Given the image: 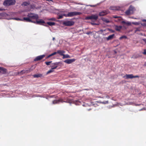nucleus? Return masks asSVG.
<instances>
[{
    "label": "nucleus",
    "instance_id": "1",
    "mask_svg": "<svg viewBox=\"0 0 146 146\" xmlns=\"http://www.w3.org/2000/svg\"><path fill=\"white\" fill-rule=\"evenodd\" d=\"M36 64L33 65L30 68H28L27 70L25 69L22 70L20 72V74H27L30 72L35 68L36 67Z\"/></svg>",
    "mask_w": 146,
    "mask_h": 146
},
{
    "label": "nucleus",
    "instance_id": "2",
    "mask_svg": "<svg viewBox=\"0 0 146 146\" xmlns=\"http://www.w3.org/2000/svg\"><path fill=\"white\" fill-rule=\"evenodd\" d=\"M74 23V22L71 20H66L63 22V24L65 26H71L73 25Z\"/></svg>",
    "mask_w": 146,
    "mask_h": 146
},
{
    "label": "nucleus",
    "instance_id": "3",
    "mask_svg": "<svg viewBox=\"0 0 146 146\" xmlns=\"http://www.w3.org/2000/svg\"><path fill=\"white\" fill-rule=\"evenodd\" d=\"M16 2L15 0H6L3 3L4 6H8L11 5H13L15 4Z\"/></svg>",
    "mask_w": 146,
    "mask_h": 146
},
{
    "label": "nucleus",
    "instance_id": "4",
    "mask_svg": "<svg viewBox=\"0 0 146 146\" xmlns=\"http://www.w3.org/2000/svg\"><path fill=\"white\" fill-rule=\"evenodd\" d=\"M98 16L97 15H92L90 16H89L86 17L85 18L86 20L90 19L93 20L95 21L98 19Z\"/></svg>",
    "mask_w": 146,
    "mask_h": 146
},
{
    "label": "nucleus",
    "instance_id": "5",
    "mask_svg": "<svg viewBox=\"0 0 146 146\" xmlns=\"http://www.w3.org/2000/svg\"><path fill=\"white\" fill-rule=\"evenodd\" d=\"M27 17H29L31 19H34L36 20L38 18V15L34 13H31L27 15Z\"/></svg>",
    "mask_w": 146,
    "mask_h": 146
},
{
    "label": "nucleus",
    "instance_id": "6",
    "mask_svg": "<svg viewBox=\"0 0 146 146\" xmlns=\"http://www.w3.org/2000/svg\"><path fill=\"white\" fill-rule=\"evenodd\" d=\"M135 11V8L132 6H130L128 10H127L125 12L126 14L127 15H129L130 14H132L134 11Z\"/></svg>",
    "mask_w": 146,
    "mask_h": 146
},
{
    "label": "nucleus",
    "instance_id": "7",
    "mask_svg": "<svg viewBox=\"0 0 146 146\" xmlns=\"http://www.w3.org/2000/svg\"><path fill=\"white\" fill-rule=\"evenodd\" d=\"M81 13L77 12H69L67 14V16L68 17H72L78 15H80Z\"/></svg>",
    "mask_w": 146,
    "mask_h": 146
},
{
    "label": "nucleus",
    "instance_id": "8",
    "mask_svg": "<svg viewBox=\"0 0 146 146\" xmlns=\"http://www.w3.org/2000/svg\"><path fill=\"white\" fill-rule=\"evenodd\" d=\"M126 77V78L127 79H132L133 78H139V76L138 75H136L134 76L132 74H126V75H125V76L124 77Z\"/></svg>",
    "mask_w": 146,
    "mask_h": 146
},
{
    "label": "nucleus",
    "instance_id": "9",
    "mask_svg": "<svg viewBox=\"0 0 146 146\" xmlns=\"http://www.w3.org/2000/svg\"><path fill=\"white\" fill-rule=\"evenodd\" d=\"M7 73V71L6 69L0 67V74H5Z\"/></svg>",
    "mask_w": 146,
    "mask_h": 146
},
{
    "label": "nucleus",
    "instance_id": "10",
    "mask_svg": "<svg viewBox=\"0 0 146 146\" xmlns=\"http://www.w3.org/2000/svg\"><path fill=\"white\" fill-rule=\"evenodd\" d=\"M45 56V55H42L40 56H38L36 57L34 59V61H38L41 60Z\"/></svg>",
    "mask_w": 146,
    "mask_h": 146
},
{
    "label": "nucleus",
    "instance_id": "11",
    "mask_svg": "<svg viewBox=\"0 0 146 146\" xmlns=\"http://www.w3.org/2000/svg\"><path fill=\"white\" fill-rule=\"evenodd\" d=\"M33 23L38 24L42 25V23H44L45 22L42 19H40L39 20H36V21H34Z\"/></svg>",
    "mask_w": 146,
    "mask_h": 146
},
{
    "label": "nucleus",
    "instance_id": "12",
    "mask_svg": "<svg viewBox=\"0 0 146 146\" xmlns=\"http://www.w3.org/2000/svg\"><path fill=\"white\" fill-rule=\"evenodd\" d=\"M74 59H68L64 61V62L68 64L72 63L75 60Z\"/></svg>",
    "mask_w": 146,
    "mask_h": 146
},
{
    "label": "nucleus",
    "instance_id": "13",
    "mask_svg": "<svg viewBox=\"0 0 146 146\" xmlns=\"http://www.w3.org/2000/svg\"><path fill=\"white\" fill-rule=\"evenodd\" d=\"M109 13V12L106 11H103L100 12L99 13V15L100 16H103L107 15Z\"/></svg>",
    "mask_w": 146,
    "mask_h": 146
},
{
    "label": "nucleus",
    "instance_id": "14",
    "mask_svg": "<svg viewBox=\"0 0 146 146\" xmlns=\"http://www.w3.org/2000/svg\"><path fill=\"white\" fill-rule=\"evenodd\" d=\"M57 66H52L51 67V69L50 70H49L46 73L47 74H48L50 73H51L53 72V70L54 69H56V68H57Z\"/></svg>",
    "mask_w": 146,
    "mask_h": 146
},
{
    "label": "nucleus",
    "instance_id": "15",
    "mask_svg": "<svg viewBox=\"0 0 146 146\" xmlns=\"http://www.w3.org/2000/svg\"><path fill=\"white\" fill-rule=\"evenodd\" d=\"M23 21L24 20L25 21L27 22H30L32 23H33L34 22V21H32L31 19H30V18L29 17H24L23 19Z\"/></svg>",
    "mask_w": 146,
    "mask_h": 146
},
{
    "label": "nucleus",
    "instance_id": "16",
    "mask_svg": "<svg viewBox=\"0 0 146 146\" xmlns=\"http://www.w3.org/2000/svg\"><path fill=\"white\" fill-rule=\"evenodd\" d=\"M120 8L118 7L111 6L110 7V9L112 10H118Z\"/></svg>",
    "mask_w": 146,
    "mask_h": 146
},
{
    "label": "nucleus",
    "instance_id": "17",
    "mask_svg": "<svg viewBox=\"0 0 146 146\" xmlns=\"http://www.w3.org/2000/svg\"><path fill=\"white\" fill-rule=\"evenodd\" d=\"M65 51L64 50H58L57 51V53L59 54L60 55L63 56L64 54L65 53Z\"/></svg>",
    "mask_w": 146,
    "mask_h": 146
},
{
    "label": "nucleus",
    "instance_id": "18",
    "mask_svg": "<svg viewBox=\"0 0 146 146\" xmlns=\"http://www.w3.org/2000/svg\"><path fill=\"white\" fill-rule=\"evenodd\" d=\"M114 36V34L110 35H109V36H108V37H106V39L107 40H111L113 38Z\"/></svg>",
    "mask_w": 146,
    "mask_h": 146
},
{
    "label": "nucleus",
    "instance_id": "19",
    "mask_svg": "<svg viewBox=\"0 0 146 146\" xmlns=\"http://www.w3.org/2000/svg\"><path fill=\"white\" fill-rule=\"evenodd\" d=\"M122 28V27L121 26H117V25L115 26V29L117 31H120Z\"/></svg>",
    "mask_w": 146,
    "mask_h": 146
},
{
    "label": "nucleus",
    "instance_id": "20",
    "mask_svg": "<svg viewBox=\"0 0 146 146\" xmlns=\"http://www.w3.org/2000/svg\"><path fill=\"white\" fill-rule=\"evenodd\" d=\"M42 76V75L40 74H35L33 75V76L34 78L41 77Z\"/></svg>",
    "mask_w": 146,
    "mask_h": 146
},
{
    "label": "nucleus",
    "instance_id": "21",
    "mask_svg": "<svg viewBox=\"0 0 146 146\" xmlns=\"http://www.w3.org/2000/svg\"><path fill=\"white\" fill-rule=\"evenodd\" d=\"M102 21L105 23H108L110 22V21L108 19L105 18H103L102 19Z\"/></svg>",
    "mask_w": 146,
    "mask_h": 146
},
{
    "label": "nucleus",
    "instance_id": "22",
    "mask_svg": "<svg viewBox=\"0 0 146 146\" xmlns=\"http://www.w3.org/2000/svg\"><path fill=\"white\" fill-rule=\"evenodd\" d=\"M47 23L48 25L50 26H53L55 25V23L52 22H47Z\"/></svg>",
    "mask_w": 146,
    "mask_h": 146
},
{
    "label": "nucleus",
    "instance_id": "23",
    "mask_svg": "<svg viewBox=\"0 0 146 146\" xmlns=\"http://www.w3.org/2000/svg\"><path fill=\"white\" fill-rule=\"evenodd\" d=\"M121 23L123 24H125L127 25H131V22H126L125 21H123L121 22Z\"/></svg>",
    "mask_w": 146,
    "mask_h": 146
},
{
    "label": "nucleus",
    "instance_id": "24",
    "mask_svg": "<svg viewBox=\"0 0 146 146\" xmlns=\"http://www.w3.org/2000/svg\"><path fill=\"white\" fill-rule=\"evenodd\" d=\"M70 58V57L69 55H68V54H66V55H65L64 54V55L63 56V57L62 58L63 59L65 58Z\"/></svg>",
    "mask_w": 146,
    "mask_h": 146
},
{
    "label": "nucleus",
    "instance_id": "25",
    "mask_svg": "<svg viewBox=\"0 0 146 146\" xmlns=\"http://www.w3.org/2000/svg\"><path fill=\"white\" fill-rule=\"evenodd\" d=\"M139 56V55L138 54H135L133 55L131 58H138Z\"/></svg>",
    "mask_w": 146,
    "mask_h": 146
},
{
    "label": "nucleus",
    "instance_id": "26",
    "mask_svg": "<svg viewBox=\"0 0 146 146\" xmlns=\"http://www.w3.org/2000/svg\"><path fill=\"white\" fill-rule=\"evenodd\" d=\"M10 19H13V20H17V21H23V19H20L18 18H10Z\"/></svg>",
    "mask_w": 146,
    "mask_h": 146
},
{
    "label": "nucleus",
    "instance_id": "27",
    "mask_svg": "<svg viewBox=\"0 0 146 146\" xmlns=\"http://www.w3.org/2000/svg\"><path fill=\"white\" fill-rule=\"evenodd\" d=\"M57 53V52H53V53L50 54L48 56V57H49L50 56H51L53 55H55Z\"/></svg>",
    "mask_w": 146,
    "mask_h": 146
},
{
    "label": "nucleus",
    "instance_id": "28",
    "mask_svg": "<svg viewBox=\"0 0 146 146\" xmlns=\"http://www.w3.org/2000/svg\"><path fill=\"white\" fill-rule=\"evenodd\" d=\"M59 102V100H55L53 101V104H55L58 103Z\"/></svg>",
    "mask_w": 146,
    "mask_h": 146
},
{
    "label": "nucleus",
    "instance_id": "29",
    "mask_svg": "<svg viewBox=\"0 0 146 146\" xmlns=\"http://www.w3.org/2000/svg\"><path fill=\"white\" fill-rule=\"evenodd\" d=\"M127 38V37L125 36H121L120 37L119 39H121L123 38Z\"/></svg>",
    "mask_w": 146,
    "mask_h": 146
},
{
    "label": "nucleus",
    "instance_id": "30",
    "mask_svg": "<svg viewBox=\"0 0 146 146\" xmlns=\"http://www.w3.org/2000/svg\"><path fill=\"white\" fill-rule=\"evenodd\" d=\"M48 20H51V21H55L56 20V19L55 18H52L50 19H48Z\"/></svg>",
    "mask_w": 146,
    "mask_h": 146
},
{
    "label": "nucleus",
    "instance_id": "31",
    "mask_svg": "<svg viewBox=\"0 0 146 146\" xmlns=\"http://www.w3.org/2000/svg\"><path fill=\"white\" fill-rule=\"evenodd\" d=\"M63 15H59L58 18V19H61L62 18Z\"/></svg>",
    "mask_w": 146,
    "mask_h": 146
},
{
    "label": "nucleus",
    "instance_id": "32",
    "mask_svg": "<svg viewBox=\"0 0 146 146\" xmlns=\"http://www.w3.org/2000/svg\"><path fill=\"white\" fill-rule=\"evenodd\" d=\"M86 33L88 35H89V34H92V32H91V31H89V32H87Z\"/></svg>",
    "mask_w": 146,
    "mask_h": 146
},
{
    "label": "nucleus",
    "instance_id": "33",
    "mask_svg": "<svg viewBox=\"0 0 146 146\" xmlns=\"http://www.w3.org/2000/svg\"><path fill=\"white\" fill-rule=\"evenodd\" d=\"M143 53L144 55H146V50H145Z\"/></svg>",
    "mask_w": 146,
    "mask_h": 146
},
{
    "label": "nucleus",
    "instance_id": "34",
    "mask_svg": "<svg viewBox=\"0 0 146 146\" xmlns=\"http://www.w3.org/2000/svg\"><path fill=\"white\" fill-rule=\"evenodd\" d=\"M62 15H63V17L64 16H65V17H68V16H67V14H62Z\"/></svg>",
    "mask_w": 146,
    "mask_h": 146
},
{
    "label": "nucleus",
    "instance_id": "35",
    "mask_svg": "<svg viewBox=\"0 0 146 146\" xmlns=\"http://www.w3.org/2000/svg\"><path fill=\"white\" fill-rule=\"evenodd\" d=\"M52 62L50 61L49 62H45L46 64H49V63H50Z\"/></svg>",
    "mask_w": 146,
    "mask_h": 146
},
{
    "label": "nucleus",
    "instance_id": "36",
    "mask_svg": "<svg viewBox=\"0 0 146 146\" xmlns=\"http://www.w3.org/2000/svg\"><path fill=\"white\" fill-rule=\"evenodd\" d=\"M142 40L145 43H146V38H144V39H143Z\"/></svg>",
    "mask_w": 146,
    "mask_h": 146
},
{
    "label": "nucleus",
    "instance_id": "37",
    "mask_svg": "<svg viewBox=\"0 0 146 146\" xmlns=\"http://www.w3.org/2000/svg\"><path fill=\"white\" fill-rule=\"evenodd\" d=\"M113 17L114 18H120V17H117V16H113Z\"/></svg>",
    "mask_w": 146,
    "mask_h": 146
},
{
    "label": "nucleus",
    "instance_id": "38",
    "mask_svg": "<svg viewBox=\"0 0 146 146\" xmlns=\"http://www.w3.org/2000/svg\"><path fill=\"white\" fill-rule=\"evenodd\" d=\"M27 3H26V2H25V3H23V4H24V5H27L26 4H27Z\"/></svg>",
    "mask_w": 146,
    "mask_h": 146
},
{
    "label": "nucleus",
    "instance_id": "39",
    "mask_svg": "<svg viewBox=\"0 0 146 146\" xmlns=\"http://www.w3.org/2000/svg\"><path fill=\"white\" fill-rule=\"evenodd\" d=\"M91 23V24L92 25H96V24L95 23Z\"/></svg>",
    "mask_w": 146,
    "mask_h": 146
},
{
    "label": "nucleus",
    "instance_id": "40",
    "mask_svg": "<svg viewBox=\"0 0 146 146\" xmlns=\"http://www.w3.org/2000/svg\"><path fill=\"white\" fill-rule=\"evenodd\" d=\"M142 21L143 22H146V20L145 19H143L142 20Z\"/></svg>",
    "mask_w": 146,
    "mask_h": 146
},
{
    "label": "nucleus",
    "instance_id": "41",
    "mask_svg": "<svg viewBox=\"0 0 146 146\" xmlns=\"http://www.w3.org/2000/svg\"><path fill=\"white\" fill-rule=\"evenodd\" d=\"M55 38H54V37H53V38H52V40H55Z\"/></svg>",
    "mask_w": 146,
    "mask_h": 146
},
{
    "label": "nucleus",
    "instance_id": "42",
    "mask_svg": "<svg viewBox=\"0 0 146 146\" xmlns=\"http://www.w3.org/2000/svg\"><path fill=\"white\" fill-rule=\"evenodd\" d=\"M2 10H3L2 9L0 8V11H2Z\"/></svg>",
    "mask_w": 146,
    "mask_h": 146
},
{
    "label": "nucleus",
    "instance_id": "43",
    "mask_svg": "<svg viewBox=\"0 0 146 146\" xmlns=\"http://www.w3.org/2000/svg\"><path fill=\"white\" fill-rule=\"evenodd\" d=\"M90 6L91 7H94V5H90Z\"/></svg>",
    "mask_w": 146,
    "mask_h": 146
},
{
    "label": "nucleus",
    "instance_id": "44",
    "mask_svg": "<svg viewBox=\"0 0 146 146\" xmlns=\"http://www.w3.org/2000/svg\"><path fill=\"white\" fill-rule=\"evenodd\" d=\"M118 20L119 21H120V19H119Z\"/></svg>",
    "mask_w": 146,
    "mask_h": 146
},
{
    "label": "nucleus",
    "instance_id": "45",
    "mask_svg": "<svg viewBox=\"0 0 146 146\" xmlns=\"http://www.w3.org/2000/svg\"><path fill=\"white\" fill-rule=\"evenodd\" d=\"M144 65L145 66L146 65V64H144Z\"/></svg>",
    "mask_w": 146,
    "mask_h": 146
},
{
    "label": "nucleus",
    "instance_id": "46",
    "mask_svg": "<svg viewBox=\"0 0 146 146\" xmlns=\"http://www.w3.org/2000/svg\"><path fill=\"white\" fill-rule=\"evenodd\" d=\"M90 110V109H89L88 110L89 111V110Z\"/></svg>",
    "mask_w": 146,
    "mask_h": 146
},
{
    "label": "nucleus",
    "instance_id": "47",
    "mask_svg": "<svg viewBox=\"0 0 146 146\" xmlns=\"http://www.w3.org/2000/svg\"><path fill=\"white\" fill-rule=\"evenodd\" d=\"M53 64H56V63H54Z\"/></svg>",
    "mask_w": 146,
    "mask_h": 146
},
{
    "label": "nucleus",
    "instance_id": "48",
    "mask_svg": "<svg viewBox=\"0 0 146 146\" xmlns=\"http://www.w3.org/2000/svg\"><path fill=\"white\" fill-rule=\"evenodd\" d=\"M145 64H146V62H145Z\"/></svg>",
    "mask_w": 146,
    "mask_h": 146
}]
</instances>
